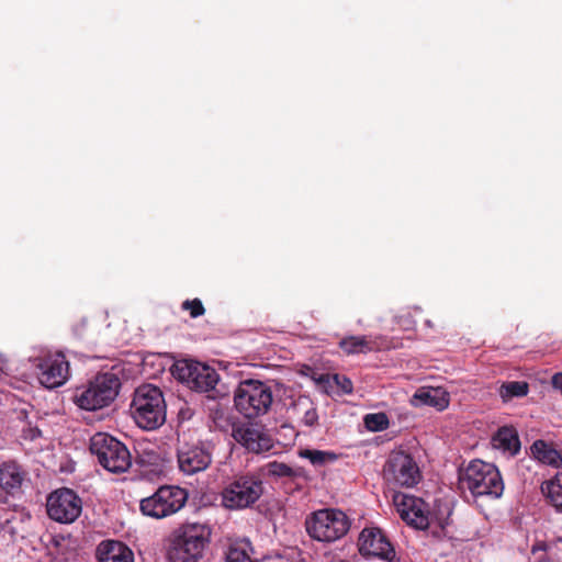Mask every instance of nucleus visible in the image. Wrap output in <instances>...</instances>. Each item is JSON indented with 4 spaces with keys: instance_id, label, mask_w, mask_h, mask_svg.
Instances as JSON below:
<instances>
[{
    "instance_id": "8",
    "label": "nucleus",
    "mask_w": 562,
    "mask_h": 562,
    "mask_svg": "<svg viewBox=\"0 0 562 562\" xmlns=\"http://www.w3.org/2000/svg\"><path fill=\"white\" fill-rule=\"evenodd\" d=\"M171 373L191 390L203 393L213 392L209 396L211 398L217 396L218 392L215 386L218 383L220 375L215 369L195 360L183 359L173 363Z\"/></svg>"
},
{
    "instance_id": "33",
    "label": "nucleus",
    "mask_w": 562,
    "mask_h": 562,
    "mask_svg": "<svg viewBox=\"0 0 562 562\" xmlns=\"http://www.w3.org/2000/svg\"><path fill=\"white\" fill-rule=\"evenodd\" d=\"M42 432L37 427L29 426L23 429V438L26 440H35L41 437Z\"/></svg>"
},
{
    "instance_id": "25",
    "label": "nucleus",
    "mask_w": 562,
    "mask_h": 562,
    "mask_svg": "<svg viewBox=\"0 0 562 562\" xmlns=\"http://www.w3.org/2000/svg\"><path fill=\"white\" fill-rule=\"evenodd\" d=\"M415 398L425 405L434 406L440 411L449 405L448 393L440 389L419 390L416 392Z\"/></svg>"
},
{
    "instance_id": "16",
    "label": "nucleus",
    "mask_w": 562,
    "mask_h": 562,
    "mask_svg": "<svg viewBox=\"0 0 562 562\" xmlns=\"http://www.w3.org/2000/svg\"><path fill=\"white\" fill-rule=\"evenodd\" d=\"M358 547L364 557H376L387 562L398 561L392 543L380 528H364L360 532Z\"/></svg>"
},
{
    "instance_id": "2",
    "label": "nucleus",
    "mask_w": 562,
    "mask_h": 562,
    "mask_svg": "<svg viewBox=\"0 0 562 562\" xmlns=\"http://www.w3.org/2000/svg\"><path fill=\"white\" fill-rule=\"evenodd\" d=\"M459 482L473 497L499 498L504 492V481L498 469L482 460H474L460 472Z\"/></svg>"
},
{
    "instance_id": "32",
    "label": "nucleus",
    "mask_w": 562,
    "mask_h": 562,
    "mask_svg": "<svg viewBox=\"0 0 562 562\" xmlns=\"http://www.w3.org/2000/svg\"><path fill=\"white\" fill-rule=\"evenodd\" d=\"M302 423L308 427H313L318 424V414L316 407L311 405V407L304 412Z\"/></svg>"
},
{
    "instance_id": "30",
    "label": "nucleus",
    "mask_w": 562,
    "mask_h": 562,
    "mask_svg": "<svg viewBox=\"0 0 562 562\" xmlns=\"http://www.w3.org/2000/svg\"><path fill=\"white\" fill-rule=\"evenodd\" d=\"M183 311H188L192 318L202 316L205 313V308L200 299L186 300L181 304Z\"/></svg>"
},
{
    "instance_id": "36",
    "label": "nucleus",
    "mask_w": 562,
    "mask_h": 562,
    "mask_svg": "<svg viewBox=\"0 0 562 562\" xmlns=\"http://www.w3.org/2000/svg\"><path fill=\"white\" fill-rule=\"evenodd\" d=\"M334 562H352L350 560H337V561H334Z\"/></svg>"
},
{
    "instance_id": "34",
    "label": "nucleus",
    "mask_w": 562,
    "mask_h": 562,
    "mask_svg": "<svg viewBox=\"0 0 562 562\" xmlns=\"http://www.w3.org/2000/svg\"><path fill=\"white\" fill-rule=\"evenodd\" d=\"M547 543L544 541H538L531 547V553L536 554L537 552H546L547 551Z\"/></svg>"
},
{
    "instance_id": "7",
    "label": "nucleus",
    "mask_w": 562,
    "mask_h": 562,
    "mask_svg": "<svg viewBox=\"0 0 562 562\" xmlns=\"http://www.w3.org/2000/svg\"><path fill=\"white\" fill-rule=\"evenodd\" d=\"M90 451L97 457L99 464L109 472L124 473L132 465L127 447L108 434L93 435L90 439Z\"/></svg>"
},
{
    "instance_id": "35",
    "label": "nucleus",
    "mask_w": 562,
    "mask_h": 562,
    "mask_svg": "<svg viewBox=\"0 0 562 562\" xmlns=\"http://www.w3.org/2000/svg\"><path fill=\"white\" fill-rule=\"evenodd\" d=\"M4 362H5L4 359L0 355V372H2V370H3Z\"/></svg>"
},
{
    "instance_id": "31",
    "label": "nucleus",
    "mask_w": 562,
    "mask_h": 562,
    "mask_svg": "<svg viewBox=\"0 0 562 562\" xmlns=\"http://www.w3.org/2000/svg\"><path fill=\"white\" fill-rule=\"evenodd\" d=\"M333 380H334V383L337 385V387H339L344 394L352 393L353 384H352V381L348 376L341 375V374H335L333 376Z\"/></svg>"
},
{
    "instance_id": "15",
    "label": "nucleus",
    "mask_w": 562,
    "mask_h": 562,
    "mask_svg": "<svg viewBox=\"0 0 562 562\" xmlns=\"http://www.w3.org/2000/svg\"><path fill=\"white\" fill-rule=\"evenodd\" d=\"M393 504L400 517L408 526L422 530L428 528V505L422 498L404 493H395Z\"/></svg>"
},
{
    "instance_id": "6",
    "label": "nucleus",
    "mask_w": 562,
    "mask_h": 562,
    "mask_svg": "<svg viewBox=\"0 0 562 562\" xmlns=\"http://www.w3.org/2000/svg\"><path fill=\"white\" fill-rule=\"evenodd\" d=\"M350 526L349 517L337 508L318 509L305 520L308 536L321 542H334L341 539L348 533Z\"/></svg>"
},
{
    "instance_id": "19",
    "label": "nucleus",
    "mask_w": 562,
    "mask_h": 562,
    "mask_svg": "<svg viewBox=\"0 0 562 562\" xmlns=\"http://www.w3.org/2000/svg\"><path fill=\"white\" fill-rule=\"evenodd\" d=\"M98 562H134L132 550L121 541L104 540L97 547Z\"/></svg>"
},
{
    "instance_id": "17",
    "label": "nucleus",
    "mask_w": 562,
    "mask_h": 562,
    "mask_svg": "<svg viewBox=\"0 0 562 562\" xmlns=\"http://www.w3.org/2000/svg\"><path fill=\"white\" fill-rule=\"evenodd\" d=\"M232 436L239 445L252 453L266 452L273 447L271 437L262 425L259 424L243 423L234 425Z\"/></svg>"
},
{
    "instance_id": "23",
    "label": "nucleus",
    "mask_w": 562,
    "mask_h": 562,
    "mask_svg": "<svg viewBox=\"0 0 562 562\" xmlns=\"http://www.w3.org/2000/svg\"><path fill=\"white\" fill-rule=\"evenodd\" d=\"M263 472L274 479H288L294 481L296 477L303 475L302 468H292L283 462L271 461L263 465Z\"/></svg>"
},
{
    "instance_id": "20",
    "label": "nucleus",
    "mask_w": 562,
    "mask_h": 562,
    "mask_svg": "<svg viewBox=\"0 0 562 562\" xmlns=\"http://www.w3.org/2000/svg\"><path fill=\"white\" fill-rule=\"evenodd\" d=\"M25 471L15 461L3 462L0 465V487L9 495H16L25 479Z\"/></svg>"
},
{
    "instance_id": "28",
    "label": "nucleus",
    "mask_w": 562,
    "mask_h": 562,
    "mask_svg": "<svg viewBox=\"0 0 562 562\" xmlns=\"http://www.w3.org/2000/svg\"><path fill=\"white\" fill-rule=\"evenodd\" d=\"M299 456L303 459H307L314 467H325L334 463L338 459V454L333 451L316 449H301Z\"/></svg>"
},
{
    "instance_id": "27",
    "label": "nucleus",
    "mask_w": 562,
    "mask_h": 562,
    "mask_svg": "<svg viewBox=\"0 0 562 562\" xmlns=\"http://www.w3.org/2000/svg\"><path fill=\"white\" fill-rule=\"evenodd\" d=\"M251 544L248 540H238L229 544L226 552V562H251Z\"/></svg>"
},
{
    "instance_id": "1",
    "label": "nucleus",
    "mask_w": 562,
    "mask_h": 562,
    "mask_svg": "<svg viewBox=\"0 0 562 562\" xmlns=\"http://www.w3.org/2000/svg\"><path fill=\"white\" fill-rule=\"evenodd\" d=\"M131 414L136 425L145 430H155L166 422V402L158 386H138L131 403Z\"/></svg>"
},
{
    "instance_id": "13",
    "label": "nucleus",
    "mask_w": 562,
    "mask_h": 562,
    "mask_svg": "<svg viewBox=\"0 0 562 562\" xmlns=\"http://www.w3.org/2000/svg\"><path fill=\"white\" fill-rule=\"evenodd\" d=\"M177 459L180 471L194 474L209 468L212 462V451L202 441H179Z\"/></svg>"
},
{
    "instance_id": "10",
    "label": "nucleus",
    "mask_w": 562,
    "mask_h": 562,
    "mask_svg": "<svg viewBox=\"0 0 562 562\" xmlns=\"http://www.w3.org/2000/svg\"><path fill=\"white\" fill-rule=\"evenodd\" d=\"M188 501L184 488L175 485L160 486L153 495L145 497L139 503L140 513L144 516L162 519L178 513Z\"/></svg>"
},
{
    "instance_id": "3",
    "label": "nucleus",
    "mask_w": 562,
    "mask_h": 562,
    "mask_svg": "<svg viewBox=\"0 0 562 562\" xmlns=\"http://www.w3.org/2000/svg\"><path fill=\"white\" fill-rule=\"evenodd\" d=\"M120 387L121 381L115 373H99L87 384L76 387L72 401L81 409L98 411L116 398Z\"/></svg>"
},
{
    "instance_id": "22",
    "label": "nucleus",
    "mask_w": 562,
    "mask_h": 562,
    "mask_svg": "<svg viewBox=\"0 0 562 562\" xmlns=\"http://www.w3.org/2000/svg\"><path fill=\"white\" fill-rule=\"evenodd\" d=\"M532 456L544 464L562 467L561 453L543 440H536L530 447Z\"/></svg>"
},
{
    "instance_id": "9",
    "label": "nucleus",
    "mask_w": 562,
    "mask_h": 562,
    "mask_svg": "<svg viewBox=\"0 0 562 562\" xmlns=\"http://www.w3.org/2000/svg\"><path fill=\"white\" fill-rule=\"evenodd\" d=\"M261 479L252 473L236 475L222 491V502L226 508L244 509L251 507L263 494Z\"/></svg>"
},
{
    "instance_id": "26",
    "label": "nucleus",
    "mask_w": 562,
    "mask_h": 562,
    "mask_svg": "<svg viewBox=\"0 0 562 562\" xmlns=\"http://www.w3.org/2000/svg\"><path fill=\"white\" fill-rule=\"evenodd\" d=\"M529 392V384L526 381H509L504 382L499 389L498 394L503 402L507 403L515 397H524Z\"/></svg>"
},
{
    "instance_id": "24",
    "label": "nucleus",
    "mask_w": 562,
    "mask_h": 562,
    "mask_svg": "<svg viewBox=\"0 0 562 562\" xmlns=\"http://www.w3.org/2000/svg\"><path fill=\"white\" fill-rule=\"evenodd\" d=\"M541 492L555 509L562 513V473L546 481L541 485Z\"/></svg>"
},
{
    "instance_id": "14",
    "label": "nucleus",
    "mask_w": 562,
    "mask_h": 562,
    "mask_svg": "<svg viewBox=\"0 0 562 562\" xmlns=\"http://www.w3.org/2000/svg\"><path fill=\"white\" fill-rule=\"evenodd\" d=\"M40 382L47 389L63 385L69 376V363L61 352L35 359Z\"/></svg>"
},
{
    "instance_id": "5",
    "label": "nucleus",
    "mask_w": 562,
    "mask_h": 562,
    "mask_svg": "<svg viewBox=\"0 0 562 562\" xmlns=\"http://www.w3.org/2000/svg\"><path fill=\"white\" fill-rule=\"evenodd\" d=\"M211 528L205 524L183 525L175 537L169 551L170 562H198L205 546L210 542Z\"/></svg>"
},
{
    "instance_id": "18",
    "label": "nucleus",
    "mask_w": 562,
    "mask_h": 562,
    "mask_svg": "<svg viewBox=\"0 0 562 562\" xmlns=\"http://www.w3.org/2000/svg\"><path fill=\"white\" fill-rule=\"evenodd\" d=\"M393 347L392 340L384 336H348L339 341V348L346 355L368 353Z\"/></svg>"
},
{
    "instance_id": "4",
    "label": "nucleus",
    "mask_w": 562,
    "mask_h": 562,
    "mask_svg": "<svg viewBox=\"0 0 562 562\" xmlns=\"http://www.w3.org/2000/svg\"><path fill=\"white\" fill-rule=\"evenodd\" d=\"M273 403L271 386L260 380L246 379L234 392L236 409L248 419L266 415Z\"/></svg>"
},
{
    "instance_id": "29",
    "label": "nucleus",
    "mask_w": 562,
    "mask_h": 562,
    "mask_svg": "<svg viewBox=\"0 0 562 562\" xmlns=\"http://www.w3.org/2000/svg\"><path fill=\"white\" fill-rule=\"evenodd\" d=\"M389 424V418L384 413L368 414L364 417V425L371 431L385 430Z\"/></svg>"
},
{
    "instance_id": "11",
    "label": "nucleus",
    "mask_w": 562,
    "mask_h": 562,
    "mask_svg": "<svg viewBox=\"0 0 562 562\" xmlns=\"http://www.w3.org/2000/svg\"><path fill=\"white\" fill-rule=\"evenodd\" d=\"M384 477L401 486L413 487L422 479L414 458L404 451H393L383 468Z\"/></svg>"
},
{
    "instance_id": "12",
    "label": "nucleus",
    "mask_w": 562,
    "mask_h": 562,
    "mask_svg": "<svg viewBox=\"0 0 562 562\" xmlns=\"http://www.w3.org/2000/svg\"><path fill=\"white\" fill-rule=\"evenodd\" d=\"M47 514L58 522L70 524L81 514V498L69 488H61L53 492L47 497Z\"/></svg>"
},
{
    "instance_id": "21",
    "label": "nucleus",
    "mask_w": 562,
    "mask_h": 562,
    "mask_svg": "<svg viewBox=\"0 0 562 562\" xmlns=\"http://www.w3.org/2000/svg\"><path fill=\"white\" fill-rule=\"evenodd\" d=\"M492 445L509 456H516L520 450V441L516 429L507 426L497 430L492 438Z\"/></svg>"
}]
</instances>
